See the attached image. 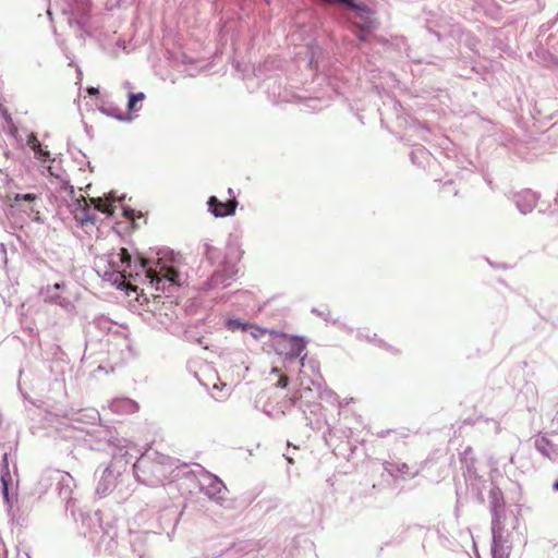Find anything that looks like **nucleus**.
<instances>
[{
  "mask_svg": "<svg viewBox=\"0 0 558 558\" xmlns=\"http://www.w3.org/2000/svg\"><path fill=\"white\" fill-rule=\"evenodd\" d=\"M8 201L10 207L12 209L19 210L27 215L33 220L40 219V213L38 210V204L40 203V197L37 194L27 193V194H13L8 195Z\"/></svg>",
  "mask_w": 558,
  "mask_h": 558,
  "instance_id": "f257e3e1",
  "label": "nucleus"
},
{
  "mask_svg": "<svg viewBox=\"0 0 558 558\" xmlns=\"http://www.w3.org/2000/svg\"><path fill=\"white\" fill-rule=\"evenodd\" d=\"M207 205L209 207L210 213L215 217H227L231 216L235 213L238 201L235 197L230 198L227 202H220L216 196H210Z\"/></svg>",
  "mask_w": 558,
  "mask_h": 558,
  "instance_id": "f03ea898",
  "label": "nucleus"
},
{
  "mask_svg": "<svg viewBox=\"0 0 558 558\" xmlns=\"http://www.w3.org/2000/svg\"><path fill=\"white\" fill-rule=\"evenodd\" d=\"M120 265H117L116 269V279L113 280L114 283H117L119 287L123 286L126 289L135 291L136 288L132 287L131 284H126V268L131 265V255L128 252L126 248L122 247L120 248Z\"/></svg>",
  "mask_w": 558,
  "mask_h": 558,
  "instance_id": "7ed1b4c3",
  "label": "nucleus"
},
{
  "mask_svg": "<svg viewBox=\"0 0 558 558\" xmlns=\"http://www.w3.org/2000/svg\"><path fill=\"white\" fill-rule=\"evenodd\" d=\"M161 270H163V268H161ZM178 277L179 272L172 267L166 268L162 276H160L159 272L151 268L146 269V278L149 279L150 284H156V290H160L158 284L162 281V279H166L171 283H177Z\"/></svg>",
  "mask_w": 558,
  "mask_h": 558,
  "instance_id": "20e7f679",
  "label": "nucleus"
},
{
  "mask_svg": "<svg viewBox=\"0 0 558 558\" xmlns=\"http://www.w3.org/2000/svg\"><path fill=\"white\" fill-rule=\"evenodd\" d=\"M287 345H288V352L287 357L288 359H295L299 357L302 352L305 350L306 342L301 337H286Z\"/></svg>",
  "mask_w": 558,
  "mask_h": 558,
  "instance_id": "39448f33",
  "label": "nucleus"
},
{
  "mask_svg": "<svg viewBox=\"0 0 558 558\" xmlns=\"http://www.w3.org/2000/svg\"><path fill=\"white\" fill-rule=\"evenodd\" d=\"M29 145H31L32 149L34 150L36 157L43 159L44 161L47 158H49V155H50L49 151L43 148L41 143L36 137H33L29 141Z\"/></svg>",
  "mask_w": 558,
  "mask_h": 558,
  "instance_id": "423d86ee",
  "label": "nucleus"
},
{
  "mask_svg": "<svg viewBox=\"0 0 558 558\" xmlns=\"http://www.w3.org/2000/svg\"><path fill=\"white\" fill-rule=\"evenodd\" d=\"M90 202L94 204L95 208L104 214L112 216L114 213V207L112 204H109L101 198H92Z\"/></svg>",
  "mask_w": 558,
  "mask_h": 558,
  "instance_id": "0eeeda50",
  "label": "nucleus"
},
{
  "mask_svg": "<svg viewBox=\"0 0 558 558\" xmlns=\"http://www.w3.org/2000/svg\"><path fill=\"white\" fill-rule=\"evenodd\" d=\"M145 98V95L144 93H137V94H133L131 93L129 95V102H128V108L130 111H135L137 108H136V104L138 101H142L144 100Z\"/></svg>",
  "mask_w": 558,
  "mask_h": 558,
  "instance_id": "6e6552de",
  "label": "nucleus"
},
{
  "mask_svg": "<svg viewBox=\"0 0 558 558\" xmlns=\"http://www.w3.org/2000/svg\"><path fill=\"white\" fill-rule=\"evenodd\" d=\"M250 324L242 323L240 319H229L227 322V327L229 330L234 331L238 329H242L244 331L247 330Z\"/></svg>",
  "mask_w": 558,
  "mask_h": 558,
  "instance_id": "1a4fd4ad",
  "label": "nucleus"
},
{
  "mask_svg": "<svg viewBox=\"0 0 558 558\" xmlns=\"http://www.w3.org/2000/svg\"><path fill=\"white\" fill-rule=\"evenodd\" d=\"M247 330H251L250 332H251L252 337L255 339H259L268 332L267 329L262 328L256 325H253V324L248 325Z\"/></svg>",
  "mask_w": 558,
  "mask_h": 558,
  "instance_id": "9d476101",
  "label": "nucleus"
},
{
  "mask_svg": "<svg viewBox=\"0 0 558 558\" xmlns=\"http://www.w3.org/2000/svg\"><path fill=\"white\" fill-rule=\"evenodd\" d=\"M289 384V378L287 375H281L278 383H277V387H280V388H286Z\"/></svg>",
  "mask_w": 558,
  "mask_h": 558,
  "instance_id": "9b49d317",
  "label": "nucleus"
},
{
  "mask_svg": "<svg viewBox=\"0 0 558 558\" xmlns=\"http://www.w3.org/2000/svg\"><path fill=\"white\" fill-rule=\"evenodd\" d=\"M97 493L100 494V495H107L110 493V487L109 486H105L102 483H100L97 487Z\"/></svg>",
  "mask_w": 558,
  "mask_h": 558,
  "instance_id": "f8f14e48",
  "label": "nucleus"
},
{
  "mask_svg": "<svg viewBox=\"0 0 558 558\" xmlns=\"http://www.w3.org/2000/svg\"><path fill=\"white\" fill-rule=\"evenodd\" d=\"M141 266H142L143 268H146V266H147V260H146L145 258H141Z\"/></svg>",
  "mask_w": 558,
  "mask_h": 558,
  "instance_id": "ddd939ff",
  "label": "nucleus"
},
{
  "mask_svg": "<svg viewBox=\"0 0 558 558\" xmlns=\"http://www.w3.org/2000/svg\"><path fill=\"white\" fill-rule=\"evenodd\" d=\"M78 203H83L85 207H88L87 201L84 197H82V199L78 201Z\"/></svg>",
  "mask_w": 558,
  "mask_h": 558,
  "instance_id": "4468645a",
  "label": "nucleus"
},
{
  "mask_svg": "<svg viewBox=\"0 0 558 558\" xmlns=\"http://www.w3.org/2000/svg\"><path fill=\"white\" fill-rule=\"evenodd\" d=\"M2 481H3V490H4L5 495H7L8 494V486H7V483H5V481L3 478H2Z\"/></svg>",
  "mask_w": 558,
  "mask_h": 558,
  "instance_id": "2eb2a0df",
  "label": "nucleus"
},
{
  "mask_svg": "<svg viewBox=\"0 0 558 558\" xmlns=\"http://www.w3.org/2000/svg\"><path fill=\"white\" fill-rule=\"evenodd\" d=\"M88 92H89V94H96V93H98V90H97L96 88H89V89H88Z\"/></svg>",
  "mask_w": 558,
  "mask_h": 558,
  "instance_id": "dca6fc26",
  "label": "nucleus"
},
{
  "mask_svg": "<svg viewBox=\"0 0 558 558\" xmlns=\"http://www.w3.org/2000/svg\"><path fill=\"white\" fill-rule=\"evenodd\" d=\"M3 463H4L5 465L8 464V454H7V453L3 456Z\"/></svg>",
  "mask_w": 558,
  "mask_h": 558,
  "instance_id": "f3484780",
  "label": "nucleus"
},
{
  "mask_svg": "<svg viewBox=\"0 0 558 558\" xmlns=\"http://www.w3.org/2000/svg\"><path fill=\"white\" fill-rule=\"evenodd\" d=\"M361 33H363V29L361 31ZM359 38H360L361 40H365V37H364V35H363V34H360V35H359Z\"/></svg>",
  "mask_w": 558,
  "mask_h": 558,
  "instance_id": "a211bd4d",
  "label": "nucleus"
},
{
  "mask_svg": "<svg viewBox=\"0 0 558 558\" xmlns=\"http://www.w3.org/2000/svg\"><path fill=\"white\" fill-rule=\"evenodd\" d=\"M554 488H555L556 490H558V481H556V482L554 483Z\"/></svg>",
  "mask_w": 558,
  "mask_h": 558,
  "instance_id": "6ab92c4d",
  "label": "nucleus"
},
{
  "mask_svg": "<svg viewBox=\"0 0 558 558\" xmlns=\"http://www.w3.org/2000/svg\"><path fill=\"white\" fill-rule=\"evenodd\" d=\"M81 220H82V222H86L89 220V218H87V216H86V217L82 218Z\"/></svg>",
  "mask_w": 558,
  "mask_h": 558,
  "instance_id": "aec40b11",
  "label": "nucleus"
},
{
  "mask_svg": "<svg viewBox=\"0 0 558 558\" xmlns=\"http://www.w3.org/2000/svg\"><path fill=\"white\" fill-rule=\"evenodd\" d=\"M271 372H272V373H278V372H279V369H278L277 367H274Z\"/></svg>",
  "mask_w": 558,
  "mask_h": 558,
  "instance_id": "412c9836",
  "label": "nucleus"
},
{
  "mask_svg": "<svg viewBox=\"0 0 558 558\" xmlns=\"http://www.w3.org/2000/svg\"><path fill=\"white\" fill-rule=\"evenodd\" d=\"M304 365V356L301 359V366Z\"/></svg>",
  "mask_w": 558,
  "mask_h": 558,
  "instance_id": "4be33fe9",
  "label": "nucleus"
},
{
  "mask_svg": "<svg viewBox=\"0 0 558 558\" xmlns=\"http://www.w3.org/2000/svg\"><path fill=\"white\" fill-rule=\"evenodd\" d=\"M54 288H56V289H60V284H59V283H56V284H54Z\"/></svg>",
  "mask_w": 558,
  "mask_h": 558,
  "instance_id": "5701e85b",
  "label": "nucleus"
},
{
  "mask_svg": "<svg viewBox=\"0 0 558 558\" xmlns=\"http://www.w3.org/2000/svg\"><path fill=\"white\" fill-rule=\"evenodd\" d=\"M288 462H289V463H293V459L289 458V459H288Z\"/></svg>",
  "mask_w": 558,
  "mask_h": 558,
  "instance_id": "b1692460",
  "label": "nucleus"
}]
</instances>
